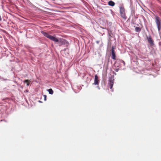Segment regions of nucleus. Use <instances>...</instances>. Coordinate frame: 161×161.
Listing matches in <instances>:
<instances>
[{"instance_id": "obj_14", "label": "nucleus", "mask_w": 161, "mask_h": 161, "mask_svg": "<svg viewBox=\"0 0 161 161\" xmlns=\"http://www.w3.org/2000/svg\"><path fill=\"white\" fill-rule=\"evenodd\" d=\"M122 62L124 64V65H125V63L124 61H123Z\"/></svg>"}, {"instance_id": "obj_3", "label": "nucleus", "mask_w": 161, "mask_h": 161, "mask_svg": "<svg viewBox=\"0 0 161 161\" xmlns=\"http://www.w3.org/2000/svg\"><path fill=\"white\" fill-rule=\"evenodd\" d=\"M120 14L121 17L124 19H125L126 17L125 16V10L124 8L120 7Z\"/></svg>"}, {"instance_id": "obj_9", "label": "nucleus", "mask_w": 161, "mask_h": 161, "mask_svg": "<svg viewBox=\"0 0 161 161\" xmlns=\"http://www.w3.org/2000/svg\"><path fill=\"white\" fill-rule=\"evenodd\" d=\"M108 4L110 6H114L115 5V3H114V2L112 1H110L108 2Z\"/></svg>"}, {"instance_id": "obj_6", "label": "nucleus", "mask_w": 161, "mask_h": 161, "mask_svg": "<svg viewBox=\"0 0 161 161\" xmlns=\"http://www.w3.org/2000/svg\"><path fill=\"white\" fill-rule=\"evenodd\" d=\"M99 82L98 76L97 75H96L95 76L94 82V84L95 85H97L98 84Z\"/></svg>"}, {"instance_id": "obj_5", "label": "nucleus", "mask_w": 161, "mask_h": 161, "mask_svg": "<svg viewBox=\"0 0 161 161\" xmlns=\"http://www.w3.org/2000/svg\"><path fill=\"white\" fill-rule=\"evenodd\" d=\"M114 79L113 78H111L110 79L109 83H108V86L110 89H112L114 84Z\"/></svg>"}, {"instance_id": "obj_11", "label": "nucleus", "mask_w": 161, "mask_h": 161, "mask_svg": "<svg viewBox=\"0 0 161 161\" xmlns=\"http://www.w3.org/2000/svg\"><path fill=\"white\" fill-rule=\"evenodd\" d=\"M24 82L25 83H26L27 84V86H29V81L28 80H25L24 81Z\"/></svg>"}, {"instance_id": "obj_8", "label": "nucleus", "mask_w": 161, "mask_h": 161, "mask_svg": "<svg viewBox=\"0 0 161 161\" xmlns=\"http://www.w3.org/2000/svg\"><path fill=\"white\" fill-rule=\"evenodd\" d=\"M147 39L148 41V42L149 43H150L151 45H153V40L151 39L150 36H148L147 37Z\"/></svg>"}, {"instance_id": "obj_1", "label": "nucleus", "mask_w": 161, "mask_h": 161, "mask_svg": "<svg viewBox=\"0 0 161 161\" xmlns=\"http://www.w3.org/2000/svg\"><path fill=\"white\" fill-rule=\"evenodd\" d=\"M42 33L45 36L55 42H58L59 41V38H58L55 36H51L47 33L44 32H42Z\"/></svg>"}, {"instance_id": "obj_7", "label": "nucleus", "mask_w": 161, "mask_h": 161, "mask_svg": "<svg viewBox=\"0 0 161 161\" xmlns=\"http://www.w3.org/2000/svg\"><path fill=\"white\" fill-rule=\"evenodd\" d=\"M114 47H112V58L113 59H115V53H114Z\"/></svg>"}, {"instance_id": "obj_13", "label": "nucleus", "mask_w": 161, "mask_h": 161, "mask_svg": "<svg viewBox=\"0 0 161 161\" xmlns=\"http://www.w3.org/2000/svg\"><path fill=\"white\" fill-rule=\"evenodd\" d=\"M44 100L45 101H46V97H47L46 95H44Z\"/></svg>"}, {"instance_id": "obj_2", "label": "nucleus", "mask_w": 161, "mask_h": 161, "mask_svg": "<svg viewBox=\"0 0 161 161\" xmlns=\"http://www.w3.org/2000/svg\"><path fill=\"white\" fill-rule=\"evenodd\" d=\"M156 23L157 26L158 30L159 31L161 29V22L158 16L155 17Z\"/></svg>"}, {"instance_id": "obj_10", "label": "nucleus", "mask_w": 161, "mask_h": 161, "mask_svg": "<svg viewBox=\"0 0 161 161\" xmlns=\"http://www.w3.org/2000/svg\"><path fill=\"white\" fill-rule=\"evenodd\" d=\"M48 91L50 94H53V92L52 89H48Z\"/></svg>"}, {"instance_id": "obj_4", "label": "nucleus", "mask_w": 161, "mask_h": 161, "mask_svg": "<svg viewBox=\"0 0 161 161\" xmlns=\"http://www.w3.org/2000/svg\"><path fill=\"white\" fill-rule=\"evenodd\" d=\"M59 41L58 42L60 45L67 44V42L64 39L59 38Z\"/></svg>"}, {"instance_id": "obj_12", "label": "nucleus", "mask_w": 161, "mask_h": 161, "mask_svg": "<svg viewBox=\"0 0 161 161\" xmlns=\"http://www.w3.org/2000/svg\"><path fill=\"white\" fill-rule=\"evenodd\" d=\"M135 30L136 31L138 32L140 31L141 29L140 28L137 27L135 28Z\"/></svg>"}, {"instance_id": "obj_15", "label": "nucleus", "mask_w": 161, "mask_h": 161, "mask_svg": "<svg viewBox=\"0 0 161 161\" xmlns=\"http://www.w3.org/2000/svg\"><path fill=\"white\" fill-rule=\"evenodd\" d=\"M116 71L117 72L118 71V69H116Z\"/></svg>"}]
</instances>
